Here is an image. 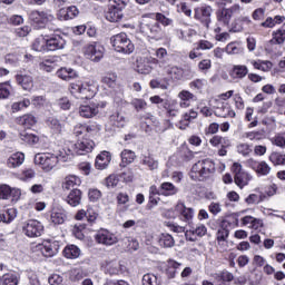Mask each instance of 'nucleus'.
<instances>
[{
	"instance_id": "nucleus-1",
	"label": "nucleus",
	"mask_w": 285,
	"mask_h": 285,
	"mask_svg": "<svg viewBox=\"0 0 285 285\" xmlns=\"http://www.w3.org/2000/svg\"><path fill=\"white\" fill-rule=\"evenodd\" d=\"M156 57L153 58L151 62L158 66L160 72L169 79V81H183V79H188V75H193V69L188 67L184 69L177 65L170 63L168 57V50L166 48H158L156 50Z\"/></svg>"
},
{
	"instance_id": "nucleus-2",
	"label": "nucleus",
	"mask_w": 285,
	"mask_h": 285,
	"mask_svg": "<svg viewBox=\"0 0 285 285\" xmlns=\"http://www.w3.org/2000/svg\"><path fill=\"white\" fill-rule=\"evenodd\" d=\"M94 148L95 141L83 138L76 144H70L63 151H60V158L62 161H70L75 155H87V153H92Z\"/></svg>"
},
{
	"instance_id": "nucleus-3",
	"label": "nucleus",
	"mask_w": 285,
	"mask_h": 285,
	"mask_svg": "<svg viewBox=\"0 0 285 285\" xmlns=\"http://www.w3.org/2000/svg\"><path fill=\"white\" fill-rule=\"evenodd\" d=\"M215 173V163L210 159L198 160L190 171V177L194 181H204Z\"/></svg>"
},
{
	"instance_id": "nucleus-4",
	"label": "nucleus",
	"mask_w": 285,
	"mask_h": 285,
	"mask_svg": "<svg viewBox=\"0 0 285 285\" xmlns=\"http://www.w3.org/2000/svg\"><path fill=\"white\" fill-rule=\"evenodd\" d=\"M69 90L76 99H92L97 95V86L92 82H71Z\"/></svg>"
},
{
	"instance_id": "nucleus-5",
	"label": "nucleus",
	"mask_w": 285,
	"mask_h": 285,
	"mask_svg": "<svg viewBox=\"0 0 285 285\" xmlns=\"http://www.w3.org/2000/svg\"><path fill=\"white\" fill-rule=\"evenodd\" d=\"M110 43L115 50V52H119L120 55H132L135 52V45L132 40L128 38L126 32H120L110 38Z\"/></svg>"
},
{
	"instance_id": "nucleus-6",
	"label": "nucleus",
	"mask_w": 285,
	"mask_h": 285,
	"mask_svg": "<svg viewBox=\"0 0 285 285\" xmlns=\"http://www.w3.org/2000/svg\"><path fill=\"white\" fill-rule=\"evenodd\" d=\"M59 161H63L61 155L57 156L52 153H42L35 156L36 166H40L41 170H45V173H50V170L57 168Z\"/></svg>"
},
{
	"instance_id": "nucleus-7",
	"label": "nucleus",
	"mask_w": 285,
	"mask_h": 285,
	"mask_svg": "<svg viewBox=\"0 0 285 285\" xmlns=\"http://www.w3.org/2000/svg\"><path fill=\"white\" fill-rule=\"evenodd\" d=\"M129 0H110L108 10L106 12L107 21L117 23L124 19V8L128 6Z\"/></svg>"
},
{
	"instance_id": "nucleus-8",
	"label": "nucleus",
	"mask_w": 285,
	"mask_h": 285,
	"mask_svg": "<svg viewBox=\"0 0 285 285\" xmlns=\"http://www.w3.org/2000/svg\"><path fill=\"white\" fill-rule=\"evenodd\" d=\"M96 244H101L102 246H115L119 238L115 235V233L110 232L107 228H100L94 236Z\"/></svg>"
},
{
	"instance_id": "nucleus-9",
	"label": "nucleus",
	"mask_w": 285,
	"mask_h": 285,
	"mask_svg": "<svg viewBox=\"0 0 285 285\" xmlns=\"http://www.w3.org/2000/svg\"><path fill=\"white\" fill-rule=\"evenodd\" d=\"M29 19L37 28H46L47 23L55 21V16L48 11L33 10L29 13Z\"/></svg>"
},
{
	"instance_id": "nucleus-10",
	"label": "nucleus",
	"mask_w": 285,
	"mask_h": 285,
	"mask_svg": "<svg viewBox=\"0 0 285 285\" xmlns=\"http://www.w3.org/2000/svg\"><path fill=\"white\" fill-rule=\"evenodd\" d=\"M104 46L94 42L91 45H87L83 48V55L87 59H90V61H95L96 63L101 61L104 59V52H105Z\"/></svg>"
},
{
	"instance_id": "nucleus-11",
	"label": "nucleus",
	"mask_w": 285,
	"mask_h": 285,
	"mask_svg": "<svg viewBox=\"0 0 285 285\" xmlns=\"http://www.w3.org/2000/svg\"><path fill=\"white\" fill-rule=\"evenodd\" d=\"M212 14H213V8L208 4H203L195 9L194 19H196L197 21H200V23H204V26L208 30V28H210Z\"/></svg>"
},
{
	"instance_id": "nucleus-12",
	"label": "nucleus",
	"mask_w": 285,
	"mask_h": 285,
	"mask_svg": "<svg viewBox=\"0 0 285 285\" xmlns=\"http://www.w3.org/2000/svg\"><path fill=\"white\" fill-rule=\"evenodd\" d=\"M175 210H176L180 222H184L188 226H190V224H193V219L195 217V209H193L191 207H186V205L184 203H178L175 206Z\"/></svg>"
},
{
	"instance_id": "nucleus-13",
	"label": "nucleus",
	"mask_w": 285,
	"mask_h": 285,
	"mask_svg": "<svg viewBox=\"0 0 285 285\" xmlns=\"http://www.w3.org/2000/svg\"><path fill=\"white\" fill-rule=\"evenodd\" d=\"M105 106L106 102H90L89 105H81L79 107V115L85 119H92V117H97V115H99V108H104Z\"/></svg>"
},
{
	"instance_id": "nucleus-14",
	"label": "nucleus",
	"mask_w": 285,
	"mask_h": 285,
	"mask_svg": "<svg viewBox=\"0 0 285 285\" xmlns=\"http://www.w3.org/2000/svg\"><path fill=\"white\" fill-rule=\"evenodd\" d=\"M14 79L17 85L27 92H31L32 88H35V79L26 71H18Z\"/></svg>"
},
{
	"instance_id": "nucleus-15",
	"label": "nucleus",
	"mask_w": 285,
	"mask_h": 285,
	"mask_svg": "<svg viewBox=\"0 0 285 285\" xmlns=\"http://www.w3.org/2000/svg\"><path fill=\"white\" fill-rule=\"evenodd\" d=\"M27 237H41L43 234V225L39 220L31 219L22 228Z\"/></svg>"
},
{
	"instance_id": "nucleus-16",
	"label": "nucleus",
	"mask_w": 285,
	"mask_h": 285,
	"mask_svg": "<svg viewBox=\"0 0 285 285\" xmlns=\"http://www.w3.org/2000/svg\"><path fill=\"white\" fill-rule=\"evenodd\" d=\"M142 28L146 30L150 39H155L156 41L164 39V30L161 29V24H159V22L156 20L145 23Z\"/></svg>"
},
{
	"instance_id": "nucleus-17",
	"label": "nucleus",
	"mask_w": 285,
	"mask_h": 285,
	"mask_svg": "<svg viewBox=\"0 0 285 285\" xmlns=\"http://www.w3.org/2000/svg\"><path fill=\"white\" fill-rule=\"evenodd\" d=\"M246 164L249 168H252V170L261 175V177H266L267 175H271L272 168L264 160L257 161L254 158H249Z\"/></svg>"
},
{
	"instance_id": "nucleus-18",
	"label": "nucleus",
	"mask_w": 285,
	"mask_h": 285,
	"mask_svg": "<svg viewBox=\"0 0 285 285\" xmlns=\"http://www.w3.org/2000/svg\"><path fill=\"white\" fill-rule=\"evenodd\" d=\"M66 48V39L61 35L53 33L47 36V50L53 52L55 50H63Z\"/></svg>"
},
{
	"instance_id": "nucleus-19",
	"label": "nucleus",
	"mask_w": 285,
	"mask_h": 285,
	"mask_svg": "<svg viewBox=\"0 0 285 285\" xmlns=\"http://www.w3.org/2000/svg\"><path fill=\"white\" fill-rule=\"evenodd\" d=\"M214 115L216 117L234 118L236 114H235V110H233V108H230V105H228V102H223V101L216 100V106H214Z\"/></svg>"
},
{
	"instance_id": "nucleus-20",
	"label": "nucleus",
	"mask_w": 285,
	"mask_h": 285,
	"mask_svg": "<svg viewBox=\"0 0 285 285\" xmlns=\"http://www.w3.org/2000/svg\"><path fill=\"white\" fill-rule=\"evenodd\" d=\"M239 4H234L230 8L223 9L220 13L217 16L219 23L228 26V23H230V19L233 18V16L239 13Z\"/></svg>"
},
{
	"instance_id": "nucleus-21",
	"label": "nucleus",
	"mask_w": 285,
	"mask_h": 285,
	"mask_svg": "<svg viewBox=\"0 0 285 285\" xmlns=\"http://www.w3.org/2000/svg\"><path fill=\"white\" fill-rule=\"evenodd\" d=\"M59 240H45L42 243L41 253L45 257H55L59 253Z\"/></svg>"
},
{
	"instance_id": "nucleus-22",
	"label": "nucleus",
	"mask_w": 285,
	"mask_h": 285,
	"mask_svg": "<svg viewBox=\"0 0 285 285\" xmlns=\"http://www.w3.org/2000/svg\"><path fill=\"white\" fill-rule=\"evenodd\" d=\"M164 110L168 117H177L179 115L181 106L175 99H166L163 105Z\"/></svg>"
},
{
	"instance_id": "nucleus-23",
	"label": "nucleus",
	"mask_w": 285,
	"mask_h": 285,
	"mask_svg": "<svg viewBox=\"0 0 285 285\" xmlns=\"http://www.w3.org/2000/svg\"><path fill=\"white\" fill-rule=\"evenodd\" d=\"M230 222L228 220H223L220 223V227L218 228L216 233V240L218 244H222V242H227L228 240V235H230Z\"/></svg>"
},
{
	"instance_id": "nucleus-24",
	"label": "nucleus",
	"mask_w": 285,
	"mask_h": 285,
	"mask_svg": "<svg viewBox=\"0 0 285 285\" xmlns=\"http://www.w3.org/2000/svg\"><path fill=\"white\" fill-rule=\"evenodd\" d=\"M111 159H112V156H110L109 151H102L96 157L95 166L98 170H106Z\"/></svg>"
},
{
	"instance_id": "nucleus-25",
	"label": "nucleus",
	"mask_w": 285,
	"mask_h": 285,
	"mask_svg": "<svg viewBox=\"0 0 285 285\" xmlns=\"http://www.w3.org/2000/svg\"><path fill=\"white\" fill-rule=\"evenodd\" d=\"M62 190H75L76 186H81V178L77 175H69L62 180Z\"/></svg>"
},
{
	"instance_id": "nucleus-26",
	"label": "nucleus",
	"mask_w": 285,
	"mask_h": 285,
	"mask_svg": "<svg viewBox=\"0 0 285 285\" xmlns=\"http://www.w3.org/2000/svg\"><path fill=\"white\" fill-rule=\"evenodd\" d=\"M59 19H63V21H69L70 19H75L79 17V9L75 6L62 8L58 12Z\"/></svg>"
},
{
	"instance_id": "nucleus-27",
	"label": "nucleus",
	"mask_w": 285,
	"mask_h": 285,
	"mask_svg": "<svg viewBox=\"0 0 285 285\" xmlns=\"http://www.w3.org/2000/svg\"><path fill=\"white\" fill-rule=\"evenodd\" d=\"M82 195L83 194L81 193L80 189L73 188L68 194V196L66 198V202H67V204H69V206H72L73 208H77V206H79L81 204Z\"/></svg>"
},
{
	"instance_id": "nucleus-28",
	"label": "nucleus",
	"mask_w": 285,
	"mask_h": 285,
	"mask_svg": "<svg viewBox=\"0 0 285 285\" xmlns=\"http://www.w3.org/2000/svg\"><path fill=\"white\" fill-rule=\"evenodd\" d=\"M23 161H26V155L21 151H17L8 158L7 166L8 168H19Z\"/></svg>"
},
{
	"instance_id": "nucleus-29",
	"label": "nucleus",
	"mask_w": 285,
	"mask_h": 285,
	"mask_svg": "<svg viewBox=\"0 0 285 285\" xmlns=\"http://www.w3.org/2000/svg\"><path fill=\"white\" fill-rule=\"evenodd\" d=\"M181 268V263L175 261V259H168L167 261V268H166V275L169 277V279H175L177 277V273Z\"/></svg>"
},
{
	"instance_id": "nucleus-30",
	"label": "nucleus",
	"mask_w": 285,
	"mask_h": 285,
	"mask_svg": "<svg viewBox=\"0 0 285 285\" xmlns=\"http://www.w3.org/2000/svg\"><path fill=\"white\" fill-rule=\"evenodd\" d=\"M32 50L36 52H46L48 51V36H40L36 38L31 45Z\"/></svg>"
},
{
	"instance_id": "nucleus-31",
	"label": "nucleus",
	"mask_w": 285,
	"mask_h": 285,
	"mask_svg": "<svg viewBox=\"0 0 285 285\" xmlns=\"http://www.w3.org/2000/svg\"><path fill=\"white\" fill-rule=\"evenodd\" d=\"M248 75V67L245 65H234L229 72L232 79H244Z\"/></svg>"
},
{
	"instance_id": "nucleus-32",
	"label": "nucleus",
	"mask_w": 285,
	"mask_h": 285,
	"mask_svg": "<svg viewBox=\"0 0 285 285\" xmlns=\"http://www.w3.org/2000/svg\"><path fill=\"white\" fill-rule=\"evenodd\" d=\"M16 121L18 126H23V128H32L37 124V118L32 114H27L18 117Z\"/></svg>"
},
{
	"instance_id": "nucleus-33",
	"label": "nucleus",
	"mask_w": 285,
	"mask_h": 285,
	"mask_svg": "<svg viewBox=\"0 0 285 285\" xmlns=\"http://www.w3.org/2000/svg\"><path fill=\"white\" fill-rule=\"evenodd\" d=\"M178 99H180L178 102L180 108H190V101L195 99V95L188 90H181L178 94Z\"/></svg>"
},
{
	"instance_id": "nucleus-34",
	"label": "nucleus",
	"mask_w": 285,
	"mask_h": 285,
	"mask_svg": "<svg viewBox=\"0 0 285 285\" xmlns=\"http://www.w3.org/2000/svg\"><path fill=\"white\" fill-rule=\"evenodd\" d=\"M210 146H214V148H230V139L228 137H223L219 135H216L209 139Z\"/></svg>"
},
{
	"instance_id": "nucleus-35",
	"label": "nucleus",
	"mask_w": 285,
	"mask_h": 285,
	"mask_svg": "<svg viewBox=\"0 0 285 285\" xmlns=\"http://www.w3.org/2000/svg\"><path fill=\"white\" fill-rule=\"evenodd\" d=\"M261 124L265 126V135H271V132H275L277 130V120L273 116H266L262 119Z\"/></svg>"
},
{
	"instance_id": "nucleus-36",
	"label": "nucleus",
	"mask_w": 285,
	"mask_h": 285,
	"mask_svg": "<svg viewBox=\"0 0 285 285\" xmlns=\"http://www.w3.org/2000/svg\"><path fill=\"white\" fill-rule=\"evenodd\" d=\"M62 253L67 259H77L81 255V249L76 245H67Z\"/></svg>"
},
{
	"instance_id": "nucleus-37",
	"label": "nucleus",
	"mask_w": 285,
	"mask_h": 285,
	"mask_svg": "<svg viewBox=\"0 0 285 285\" xmlns=\"http://www.w3.org/2000/svg\"><path fill=\"white\" fill-rule=\"evenodd\" d=\"M51 224L59 226L66 222V212L63 209H53L50 215Z\"/></svg>"
},
{
	"instance_id": "nucleus-38",
	"label": "nucleus",
	"mask_w": 285,
	"mask_h": 285,
	"mask_svg": "<svg viewBox=\"0 0 285 285\" xmlns=\"http://www.w3.org/2000/svg\"><path fill=\"white\" fill-rule=\"evenodd\" d=\"M245 139H249V141H262V139H266V130H254V131H247L243 135Z\"/></svg>"
},
{
	"instance_id": "nucleus-39",
	"label": "nucleus",
	"mask_w": 285,
	"mask_h": 285,
	"mask_svg": "<svg viewBox=\"0 0 285 285\" xmlns=\"http://www.w3.org/2000/svg\"><path fill=\"white\" fill-rule=\"evenodd\" d=\"M57 77L63 81H70V79H76L78 75L72 68H61L57 71Z\"/></svg>"
},
{
	"instance_id": "nucleus-40",
	"label": "nucleus",
	"mask_w": 285,
	"mask_h": 285,
	"mask_svg": "<svg viewBox=\"0 0 285 285\" xmlns=\"http://www.w3.org/2000/svg\"><path fill=\"white\" fill-rule=\"evenodd\" d=\"M20 139L24 144H28V146H37L39 144V137L36 134L22 131L20 134Z\"/></svg>"
},
{
	"instance_id": "nucleus-41",
	"label": "nucleus",
	"mask_w": 285,
	"mask_h": 285,
	"mask_svg": "<svg viewBox=\"0 0 285 285\" xmlns=\"http://www.w3.org/2000/svg\"><path fill=\"white\" fill-rule=\"evenodd\" d=\"M253 179V176L246 171L243 174H238V176H234V181L238 188H244V186H248V183Z\"/></svg>"
},
{
	"instance_id": "nucleus-42",
	"label": "nucleus",
	"mask_w": 285,
	"mask_h": 285,
	"mask_svg": "<svg viewBox=\"0 0 285 285\" xmlns=\"http://www.w3.org/2000/svg\"><path fill=\"white\" fill-rule=\"evenodd\" d=\"M109 124L114 128H124L126 126V118L119 112H115L109 117Z\"/></svg>"
},
{
	"instance_id": "nucleus-43",
	"label": "nucleus",
	"mask_w": 285,
	"mask_h": 285,
	"mask_svg": "<svg viewBox=\"0 0 285 285\" xmlns=\"http://www.w3.org/2000/svg\"><path fill=\"white\" fill-rule=\"evenodd\" d=\"M225 52L227 55H244V47H242V43L233 41L225 47Z\"/></svg>"
},
{
	"instance_id": "nucleus-44",
	"label": "nucleus",
	"mask_w": 285,
	"mask_h": 285,
	"mask_svg": "<svg viewBox=\"0 0 285 285\" xmlns=\"http://www.w3.org/2000/svg\"><path fill=\"white\" fill-rule=\"evenodd\" d=\"M120 157H121L120 166L126 168V166H128V164H132V161H135L137 156L135 155V151H132L130 149H125L124 151H121Z\"/></svg>"
},
{
	"instance_id": "nucleus-45",
	"label": "nucleus",
	"mask_w": 285,
	"mask_h": 285,
	"mask_svg": "<svg viewBox=\"0 0 285 285\" xmlns=\"http://www.w3.org/2000/svg\"><path fill=\"white\" fill-rule=\"evenodd\" d=\"M159 246H161L163 248H173V246H175V238L173 237V235L164 233L159 236Z\"/></svg>"
},
{
	"instance_id": "nucleus-46",
	"label": "nucleus",
	"mask_w": 285,
	"mask_h": 285,
	"mask_svg": "<svg viewBox=\"0 0 285 285\" xmlns=\"http://www.w3.org/2000/svg\"><path fill=\"white\" fill-rule=\"evenodd\" d=\"M189 229L188 233H191V235H196V237H204L208 233V228H206V225L198 224V225H188Z\"/></svg>"
},
{
	"instance_id": "nucleus-47",
	"label": "nucleus",
	"mask_w": 285,
	"mask_h": 285,
	"mask_svg": "<svg viewBox=\"0 0 285 285\" xmlns=\"http://www.w3.org/2000/svg\"><path fill=\"white\" fill-rule=\"evenodd\" d=\"M268 159L273 166H285V154H282L279 151H273Z\"/></svg>"
},
{
	"instance_id": "nucleus-48",
	"label": "nucleus",
	"mask_w": 285,
	"mask_h": 285,
	"mask_svg": "<svg viewBox=\"0 0 285 285\" xmlns=\"http://www.w3.org/2000/svg\"><path fill=\"white\" fill-rule=\"evenodd\" d=\"M16 218H17L16 208H9L4 213L0 214V222H3V224H10V222H14Z\"/></svg>"
},
{
	"instance_id": "nucleus-49",
	"label": "nucleus",
	"mask_w": 285,
	"mask_h": 285,
	"mask_svg": "<svg viewBox=\"0 0 285 285\" xmlns=\"http://www.w3.org/2000/svg\"><path fill=\"white\" fill-rule=\"evenodd\" d=\"M285 41V29H277L273 32V38L269 40V43L274 46H279Z\"/></svg>"
},
{
	"instance_id": "nucleus-50",
	"label": "nucleus",
	"mask_w": 285,
	"mask_h": 285,
	"mask_svg": "<svg viewBox=\"0 0 285 285\" xmlns=\"http://www.w3.org/2000/svg\"><path fill=\"white\" fill-rule=\"evenodd\" d=\"M105 272L108 275H119L121 273V265L117 261H111L107 263Z\"/></svg>"
},
{
	"instance_id": "nucleus-51",
	"label": "nucleus",
	"mask_w": 285,
	"mask_h": 285,
	"mask_svg": "<svg viewBox=\"0 0 285 285\" xmlns=\"http://www.w3.org/2000/svg\"><path fill=\"white\" fill-rule=\"evenodd\" d=\"M249 63L255 68V70H262L263 72H268L273 66L271 61L262 60H250Z\"/></svg>"
},
{
	"instance_id": "nucleus-52",
	"label": "nucleus",
	"mask_w": 285,
	"mask_h": 285,
	"mask_svg": "<svg viewBox=\"0 0 285 285\" xmlns=\"http://www.w3.org/2000/svg\"><path fill=\"white\" fill-rule=\"evenodd\" d=\"M12 95V85L10 80L0 82V99H8Z\"/></svg>"
},
{
	"instance_id": "nucleus-53",
	"label": "nucleus",
	"mask_w": 285,
	"mask_h": 285,
	"mask_svg": "<svg viewBox=\"0 0 285 285\" xmlns=\"http://www.w3.org/2000/svg\"><path fill=\"white\" fill-rule=\"evenodd\" d=\"M161 284V278L159 276L148 273L142 276V285H159Z\"/></svg>"
},
{
	"instance_id": "nucleus-54",
	"label": "nucleus",
	"mask_w": 285,
	"mask_h": 285,
	"mask_svg": "<svg viewBox=\"0 0 285 285\" xmlns=\"http://www.w3.org/2000/svg\"><path fill=\"white\" fill-rule=\"evenodd\" d=\"M160 190L166 197L177 195V187L173 183H163L160 185Z\"/></svg>"
},
{
	"instance_id": "nucleus-55",
	"label": "nucleus",
	"mask_w": 285,
	"mask_h": 285,
	"mask_svg": "<svg viewBox=\"0 0 285 285\" xmlns=\"http://www.w3.org/2000/svg\"><path fill=\"white\" fill-rule=\"evenodd\" d=\"M3 285H19V277L14 273H7L1 277Z\"/></svg>"
},
{
	"instance_id": "nucleus-56",
	"label": "nucleus",
	"mask_w": 285,
	"mask_h": 285,
	"mask_svg": "<svg viewBox=\"0 0 285 285\" xmlns=\"http://www.w3.org/2000/svg\"><path fill=\"white\" fill-rule=\"evenodd\" d=\"M141 164L142 166H147L149 170H157L159 168V163L151 156H142Z\"/></svg>"
},
{
	"instance_id": "nucleus-57",
	"label": "nucleus",
	"mask_w": 285,
	"mask_h": 285,
	"mask_svg": "<svg viewBox=\"0 0 285 285\" xmlns=\"http://www.w3.org/2000/svg\"><path fill=\"white\" fill-rule=\"evenodd\" d=\"M237 154L242 155L243 157H250L253 153V148L247 142H240L236 147Z\"/></svg>"
},
{
	"instance_id": "nucleus-58",
	"label": "nucleus",
	"mask_w": 285,
	"mask_h": 285,
	"mask_svg": "<svg viewBox=\"0 0 285 285\" xmlns=\"http://www.w3.org/2000/svg\"><path fill=\"white\" fill-rule=\"evenodd\" d=\"M41 70H45V72H53L57 68V62L55 61V58L46 59L40 63Z\"/></svg>"
},
{
	"instance_id": "nucleus-59",
	"label": "nucleus",
	"mask_w": 285,
	"mask_h": 285,
	"mask_svg": "<svg viewBox=\"0 0 285 285\" xmlns=\"http://www.w3.org/2000/svg\"><path fill=\"white\" fill-rule=\"evenodd\" d=\"M207 81L204 78H197L189 82V88L191 90L202 91L204 90V86H206Z\"/></svg>"
},
{
	"instance_id": "nucleus-60",
	"label": "nucleus",
	"mask_w": 285,
	"mask_h": 285,
	"mask_svg": "<svg viewBox=\"0 0 285 285\" xmlns=\"http://www.w3.org/2000/svg\"><path fill=\"white\" fill-rule=\"evenodd\" d=\"M47 126H49V128L53 130V132H61V128H62L61 122L59 121V119L55 117L48 118Z\"/></svg>"
},
{
	"instance_id": "nucleus-61",
	"label": "nucleus",
	"mask_w": 285,
	"mask_h": 285,
	"mask_svg": "<svg viewBox=\"0 0 285 285\" xmlns=\"http://www.w3.org/2000/svg\"><path fill=\"white\" fill-rule=\"evenodd\" d=\"M131 106L137 112H141V110H146V108H148V104L146 102V100L139 98L132 99Z\"/></svg>"
},
{
	"instance_id": "nucleus-62",
	"label": "nucleus",
	"mask_w": 285,
	"mask_h": 285,
	"mask_svg": "<svg viewBox=\"0 0 285 285\" xmlns=\"http://www.w3.org/2000/svg\"><path fill=\"white\" fill-rule=\"evenodd\" d=\"M30 107V99L24 98L22 101L13 102L11 106V110L13 112H19V110H23V108Z\"/></svg>"
},
{
	"instance_id": "nucleus-63",
	"label": "nucleus",
	"mask_w": 285,
	"mask_h": 285,
	"mask_svg": "<svg viewBox=\"0 0 285 285\" xmlns=\"http://www.w3.org/2000/svg\"><path fill=\"white\" fill-rule=\"evenodd\" d=\"M272 144L274 146H278V148H285V131L276 134L272 139Z\"/></svg>"
},
{
	"instance_id": "nucleus-64",
	"label": "nucleus",
	"mask_w": 285,
	"mask_h": 285,
	"mask_svg": "<svg viewBox=\"0 0 285 285\" xmlns=\"http://www.w3.org/2000/svg\"><path fill=\"white\" fill-rule=\"evenodd\" d=\"M87 275L88 274H86L83 269H73L71 271L70 279L71 282H81V279H83V277H86Z\"/></svg>"
}]
</instances>
